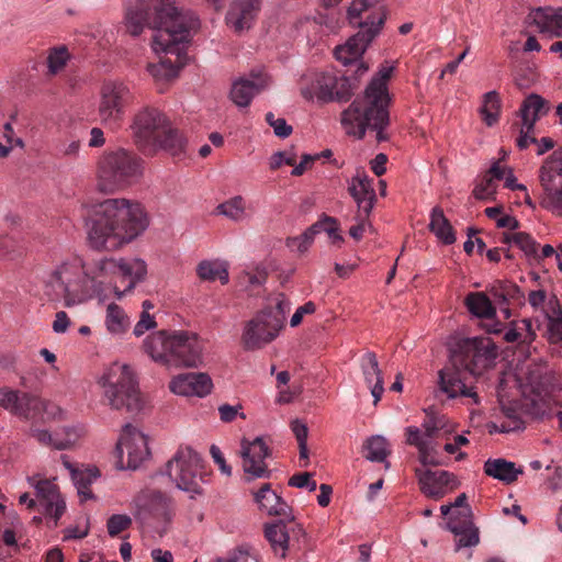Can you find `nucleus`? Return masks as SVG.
I'll return each mask as SVG.
<instances>
[{
    "label": "nucleus",
    "mask_w": 562,
    "mask_h": 562,
    "mask_svg": "<svg viewBox=\"0 0 562 562\" xmlns=\"http://www.w3.org/2000/svg\"><path fill=\"white\" fill-rule=\"evenodd\" d=\"M148 224L139 202L106 199L94 205L86 220L87 239L92 249L119 250L143 234Z\"/></svg>",
    "instance_id": "obj_1"
},
{
    "label": "nucleus",
    "mask_w": 562,
    "mask_h": 562,
    "mask_svg": "<svg viewBox=\"0 0 562 562\" xmlns=\"http://www.w3.org/2000/svg\"><path fill=\"white\" fill-rule=\"evenodd\" d=\"M496 359V348L490 338L471 337L460 339L450 350L449 363L439 371L438 384L448 398L464 397L469 404L479 405L475 387L468 382V373L480 375L491 368Z\"/></svg>",
    "instance_id": "obj_2"
},
{
    "label": "nucleus",
    "mask_w": 562,
    "mask_h": 562,
    "mask_svg": "<svg viewBox=\"0 0 562 562\" xmlns=\"http://www.w3.org/2000/svg\"><path fill=\"white\" fill-rule=\"evenodd\" d=\"M158 16L151 49L156 55H175L176 60L164 58L156 64H148L146 69L155 81L166 82L178 77L184 66L186 44L190 41L191 32L199 26V20L195 14H177L172 8L160 9Z\"/></svg>",
    "instance_id": "obj_3"
},
{
    "label": "nucleus",
    "mask_w": 562,
    "mask_h": 562,
    "mask_svg": "<svg viewBox=\"0 0 562 562\" xmlns=\"http://www.w3.org/2000/svg\"><path fill=\"white\" fill-rule=\"evenodd\" d=\"M393 66H383L367 86L363 97L357 98L341 114V124L348 135L362 138L367 128L376 132V139H387L384 130L390 123L389 105L391 97L387 80Z\"/></svg>",
    "instance_id": "obj_4"
},
{
    "label": "nucleus",
    "mask_w": 562,
    "mask_h": 562,
    "mask_svg": "<svg viewBox=\"0 0 562 562\" xmlns=\"http://www.w3.org/2000/svg\"><path fill=\"white\" fill-rule=\"evenodd\" d=\"M204 341L189 330H158L143 342L146 355L167 367L198 368L203 363Z\"/></svg>",
    "instance_id": "obj_5"
},
{
    "label": "nucleus",
    "mask_w": 562,
    "mask_h": 562,
    "mask_svg": "<svg viewBox=\"0 0 562 562\" xmlns=\"http://www.w3.org/2000/svg\"><path fill=\"white\" fill-rule=\"evenodd\" d=\"M45 294L66 307L76 306L90 299L83 260L68 256L57 260L43 274Z\"/></svg>",
    "instance_id": "obj_6"
},
{
    "label": "nucleus",
    "mask_w": 562,
    "mask_h": 562,
    "mask_svg": "<svg viewBox=\"0 0 562 562\" xmlns=\"http://www.w3.org/2000/svg\"><path fill=\"white\" fill-rule=\"evenodd\" d=\"M372 5L371 0H352L347 10V19L350 24L360 27V31L351 36L345 44L335 48L334 54L342 65L357 66L356 74L361 76L368 70L362 60V55L380 33L384 23V14L369 16L364 22L360 21L361 14Z\"/></svg>",
    "instance_id": "obj_7"
},
{
    "label": "nucleus",
    "mask_w": 562,
    "mask_h": 562,
    "mask_svg": "<svg viewBox=\"0 0 562 562\" xmlns=\"http://www.w3.org/2000/svg\"><path fill=\"white\" fill-rule=\"evenodd\" d=\"M143 175V160L132 150L116 147L104 150L97 162V187L114 193L137 181Z\"/></svg>",
    "instance_id": "obj_8"
},
{
    "label": "nucleus",
    "mask_w": 562,
    "mask_h": 562,
    "mask_svg": "<svg viewBox=\"0 0 562 562\" xmlns=\"http://www.w3.org/2000/svg\"><path fill=\"white\" fill-rule=\"evenodd\" d=\"M357 88L356 76L341 75L334 69L307 71L300 81L302 97L318 103L346 102Z\"/></svg>",
    "instance_id": "obj_9"
},
{
    "label": "nucleus",
    "mask_w": 562,
    "mask_h": 562,
    "mask_svg": "<svg viewBox=\"0 0 562 562\" xmlns=\"http://www.w3.org/2000/svg\"><path fill=\"white\" fill-rule=\"evenodd\" d=\"M98 383L103 390V397L112 408L140 411L143 402L137 379L128 364L112 363L99 378Z\"/></svg>",
    "instance_id": "obj_10"
},
{
    "label": "nucleus",
    "mask_w": 562,
    "mask_h": 562,
    "mask_svg": "<svg viewBox=\"0 0 562 562\" xmlns=\"http://www.w3.org/2000/svg\"><path fill=\"white\" fill-rule=\"evenodd\" d=\"M166 473L175 485L191 497L203 493L206 472L201 456L191 447H179L166 464Z\"/></svg>",
    "instance_id": "obj_11"
},
{
    "label": "nucleus",
    "mask_w": 562,
    "mask_h": 562,
    "mask_svg": "<svg viewBox=\"0 0 562 562\" xmlns=\"http://www.w3.org/2000/svg\"><path fill=\"white\" fill-rule=\"evenodd\" d=\"M522 407L536 418L542 417L550 401L562 391L558 376L549 370L536 367L528 371L520 383Z\"/></svg>",
    "instance_id": "obj_12"
},
{
    "label": "nucleus",
    "mask_w": 562,
    "mask_h": 562,
    "mask_svg": "<svg viewBox=\"0 0 562 562\" xmlns=\"http://www.w3.org/2000/svg\"><path fill=\"white\" fill-rule=\"evenodd\" d=\"M538 179L542 190L540 206L554 216H562V149L543 159Z\"/></svg>",
    "instance_id": "obj_13"
},
{
    "label": "nucleus",
    "mask_w": 562,
    "mask_h": 562,
    "mask_svg": "<svg viewBox=\"0 0 562 562\" xmlns=\"http://www.w3.org/2000/svg\"><path fill=\"white\" fill-rule=\"evenodd\" d=\"M172 8L177 14H194L189 10L178 8L171 0H134L125 8L123 24L126 32L136 37L139 36L145 27H150L156 32L155 24L158 22L160 9Z\"/></svg>",
    "instance_id": "obj_14"
},
{
    "label": "nucleus",
    "mask_w": 562,
    "mask_h": 562,
    "mask_svg": "<svg viewBox=\"0 0 562 562\" xmlns=\"http://www.w3.org/2000/svg\"><path fill=\"white\" fill-rule=\"evenodd\" d=\"M116 468L136 470L149 456L148 438L132 424H125L115 447Z\"/></svg>",
    "instance_id": "obj_15"
},
{
    "label": "nucleus",
    "mask_w": 562,
    "mask_h": 562,
    "mask_svg": "<svg viewBox=\"0 0 562 562\" xmlns=\"http://www.w3.org/2000/svg\"><path fill=\"white\" fill-rule=\"evenodd\" d=\"M131 98L128 87L122 81H108L100 91L98 116L100 122L110 128H116L125 115V105Z\"/></svg>",
    "instance_id": "obj_16"
},
{
    "label": "nucleus",
    "mask_w": 562,
    "mask_h": 562,
    "mask_svg": "<svg viewBox=\"0 0 562 562\" xmlns=\"http://www.w3.org/2000/svg\"><path fill=\"white\" fill-rule=\"evenodd\" d=\"M26 482L35 491L38 509L46 517L53 519V526L56 527L66 510V502L55 479L50 480L41 474H34L27 476Z\"/></svg>",
    "instance_id": "obj_17"
},
{
    "label": "nucleus",
    "mask_w": 562,
    "mask_h": 562,
    "mask_svg": "<svg viewBox=\"0 0 562 562\" xmlns=\"http://www.w3.org/2000/svg\"><path fill=\"white\" fill-rule=\"evenodd\" d=\"M280 321L269 317V311L258 312L244 327L241 342L246 350H257L273 341L280 333Z\"/></svg>",
    "instance_id": "obj_18"
},
{
    "label": "nucleus",
    "mask_w": 562,
    "mask_h": 562,
    "mask_svg": "<svg viewBox=\"0 0 562 562\" xmlns=\"http://www.w3.org/2000/svg\"><path fill=\"white\" fill-rule=\"evenodd\" d=\"M467 495L460 494L452 504L453 508H461L453 514L447 522V529L459 539L456 549L475 547L480 542L479 528L475 527L472 519V510L467 504Z\"/></svg>",
    "instance_id": "obj_19"
},
{
    "label": "nucleus",
    "mask_w": 562,
    "mask_h": 562,
    "mask_svg": "<svg viewBox=\"0 0 562 562\" xmlns=\"http://www.w3.org/2000/svg\"><path fill=\"white\" fill-rule=\"evenodd\" d=\"M239 454L243 471L248 481L270 477L271 471L266 463L270 449L262 437H256L252 440L243 439Z\"/></svg>",
    "instance_id": "obj_20"
},
{
    "label": "nucleus",
    "mask_w": 562,
    "mask_h": 562,
    "mask_svg": "<svg viewBox=\"0 0 562 562\" xmlns=\"http://www.w3.org/2000/svg\"><path fill=\"white\" fill-rule=\"evenodd\" d=\"M420 491L424 495L435 501L442 498L459 486L457 476L449 471H431L429 469H416Z\"/></svg>",
    "instance_id": "obj_21"
},
{
    "label": "nucleus",
    "mask_w": 562,
    "mask_h": 562,
    "mask_svg": "<svg viewBox=\"0 0 562 562\" xmlns=\"http://www.w3.org/2000/svg\"><path fill=\"white\" fill-rule=\"evenodd\" d=\"M0 407L23 419H35L41 412V398L36 395L0 387Z\"/></svg>",
    "instance_id": "obj_22"
},
{
    "label": "nucleus",
    "mask_w": 562,
    "mask_h": 562,
    "mask_svg": "<svg viewBox=\"0 0 562 562\" xmlns=\"http://www.w3.org/2000/svg\"><path fill=\"white\" fill-rule=\"evenodd\" d=\"M172 516L173 505L171 498L161 492L155 491L139 506L136 517L144 524L158 527L168 524Z\"/></svg>",
    "instance_id": "obj_23"
},
{
    "label": "nucleus",
    "mask_w": 562,
    "mask_h": 562,
    "mask_svg": "<svg viewBox=\"0 0 562 562\" xmlns=\"http://www.w3.org/2000/svg\"><path fill=\"white\" fill-rule=\"evenodd\" d=\"M166 116L157 110H144L139 112L133 122V132L137 142L142 145L153 144L161 136L168 125Z\"/></svg>",
    "instance_id": "obj_24"
},
{
    "label": "nucleus",
    "mask_w": 562,
    "mask_h": 562,
    "mask_svg": "<svg viewBox=\"0 0 562 562\" xmlns=\"http://www.w3.org/2000/svg\"><path fill=\"white\" fill-rule=\"evenodd\" d=\"M261 0H234L226 13V24L235 33L248 31L260 11Z\"/></svg>",
    "instance_id": "obj_25"
},
{
    "label": "nucleus",
    "mask_w": 562,
    "mask_h": 562,
    "mask_svg": "<svg viewBox=\"0 0 562 562\" xmlns=\"http://www.w3.org/2000/svg\"><path fill=\"white\" fill-rule=\"evenodd\" d=\"M116 270V278H122L128 281L124 290H120L114 285L113 292L117 300H122L126 294L132 293L135 286L143 282L147 276V265L145 260L137 257H117Z\"/></svg>",
    "instance_id": "obj_26"
},
{
    "label": "nucleus",
    "mask_w": 562,
    "mask_h": 562,
    "mask_svg": "<svg viewBox=\"0 0 562 562\" xmlns=\"http://www.w3.org/2000/svg\"><path fill=\"white\" fill-rule=\"evenodd\" d=\"M212 380L206 373H183L175 376L169 384L172 393L180 396L203 397L211 393Z\"/></svg>",
    "instance_id": "obj_27"
},
{
    "label": "nucleus",
    "mask_w": 562,
    "mask_h": 562,
    "mask_svg": "<svg viewBox=\"0 0 562 562\" xmlns=\"http://www.w3.org/2000/svg\"><path fill=\"white\" fill-rule=\"evenodd\" d=\"M348 191L357 204L358 212L370 215L376 201L372 179L364 171H357L348 182Z\"/></svg>",
    "instance_id": "obj_28"
},
{
    "label": "nucleus",
    "mask_w": 562,
    "mask_h": 562,
    "mask_svg": "<svg viewBox=\"0 0 562 562\" xmlns=\"http://www.w3.org/2000/svg\"><path fill=\"white\" fill-rule=\"evenodd\" d=\"M255 501L259 508L269 516H279L288 520H293L292 509L288 503L271 490V485L263 484L258 492L255 493Z\"/></svg>",
    "instance_id": "obj_29"
},
{
    "label": "nucleus",
    "mask_w": 562,
    "mask_h": 562,
    "mask_svg": "<svg viewBox=\"0 0 562 562\" xmlns=\"http://www.w3.org/2000/svg\"><path fill=\"white\" fill-rule=\"evenodd\" d=\"M360 367L376 405L384 393V382L375 353L367 351L361 358Z\"/></svg>",
    "instance_id": "obj_30"
},
{
    "label": "nucleus",
    "mask_w": 562,
    "mask_h": 562,
    "mask_svg": "<svg viewBox=\"0 0 562 562\" xmlns=\"http://www.w3.org/2000/svg\"><path fill=\"white\" fill-rule=\"evenodd\" d=\"M266 86V80L259 76L236 79L232 85L229 93L231 100L238 108H247L252 98Z\"/></svg>",
    "instance_id": "obj_31"
},
{
    "label": "nucleus",
    "mask_w": 562,
    "mask_h": 562,
    "mask_svg": "<svg viewBox=\"0 0 562 562\" xmlns=\"http://www.w3.org/2000/svg\"><path fill=\"white\" fill-rule=\"evenodd\" d=\"M530 16L540 33L562 36V7L537 8Z\"/></svg>",
    "instance_id": "obj_32"
},
{
    "label": "nucleus",
    "mask_w": 562,
    "mask_h": 562,
    "mask_svg": "<svg viewBox=\"0 0 562 562\" xmlns=\"http://www.w3.org/2000/svg\"><path fill=\"white\" fill-rule=\"evenodd\" d=\"M549 110L550 103L544 98L537 93H530L519 108L520 123L536 127V123L547 115Z\"/></svg>",
    "instance_id": "obj_33"
},
{
    "label": "nucleus",
    "mask_w": 562,
    "mask_h": 562,
    "mask_svg": "<svg viewBox=\"0 0 562 562\" xmlns=\"http://www.w3.org/2000/svg\"><path fill=\"white\" fill-rule=\"evenodd\" d=\"M484 472L493 479L509 484L517 480L518 475L522 473V470L516 468L514 462L499 458L486 460L484 463Z\"/></svg>",
    "instance_id": "obj_34"
},
{
    "label": "nucleus",
    "mask_w": 562,
    "mask_h": 562,
    "mask_svg": "<svg viewBox=\"0 0 562 562\" xmlns=\"http://www.w3.org/2000/svg\"><path fill=\"white\" fill-rule=\"evenodd\" d=\"M104 325L109 334L122 337L130 328L131 321L123 307L110 303L105 310Z\"/></svg>",
    "instance_id": "obj_35"
},
{
    "label": "nucleus",
    "mask_w": 562,
    "mask_h": 562,
    "mask_svg": "<svg viewBox=\"0 0 562 562\" xmlns=\"http://www.w3.org/2000/svg\"><path fill=\"white\" fill-rule=\"evenodd\" d=\"M429 231L445 245L456 241L453 228L440 206H435L430 212Z\"/></svg>",
    "instance_id": "obj_36"
},
{
    "label": "nucleus",
    "mask_w": 562,
    "mask_h": 562,
    "mask_svg": "<svg viewBox=\"0 0 562 562\" xmlns=\"http://www.w3.org/2000/svg\"><path fill=\"white\" fill-rule=\"evenodd\" d=\"M468 311L477 318L492 319L496 308L484 292H471L464 299Z\"/></svg>",
    "instance_id": "obj_37"
},
{
    "label": "nucleus",
    "mask_w": 562,
    "mask_h": 562,
    "mask_svg": "<svg viewBox=\"0 0 562 562\" xmlns=\"http://www.w3.org/2000/svg\"><path fill=\"white\" fill-rule=\"evenodd\" d=\"M503 419L499 424H493L490 432H510L522 430L525 428V422L521 418L520 409L516 404L509 403L502 407Z\"/></svg>",
    "instance_id": "obj_38"
},
{
    "label": "nucleus",
    "mask_w": 562,
    "mask_h": 562,
    "mask_svg": "<svg viewBox=\"0 0 562 562\" xmlns=\"http://www.w3.org/2000/svg\"><path fill=\"white\" fill-rule=\"evenodd\" d=\"M196 274L203 281L220 280L222 284L229 281L228 265L221 260H203L196 267Z\"/></svg>",
    "instance_id": "obj_39"
},
{
    "label": "nucleus",
    "mask_w": 562,
    "mask_h": 562,
    "mask_svg": "<svg viewBox=\"0 0 562 562\" xmlns=\"http://www.w3.org/2000/svg\"><path fill=\"white\" fill-rule=\"evenodd\" d=\"M117 257H102L91 262L86 270L87 279L113 280L117 273Z\"/></svg>",
    "instance_id": "obj_40"
},
{
    "label": "nucleus",
    "mask_w": 562,
    "mask_h": 562,
    "mask_svg": "<svg viewBox=\"0 0 562 562\" xmlns=\"http://www.w3.org/2000/svg\"><path fill=\"white\" fill-rule=\"evenodd\" d=\"M265 535L270 542L276 554L281 558L285 557L289 548V532L284 522L279 521L266 526Z\"/></svg>",
    "instance_id": "obj_41"
},
{
    "label": "nucleus",
    "mask_w": 562,
    "mask_h": 562,
    "mask_svg": "<svg viewBox=\"0 0 562 562\" xmlns=\"http://www.w3.org/2000/svg\"><path fill=\"white\" fill-rule=\"evenodd\" d=\"M153 144L165 149L172 156H178L184 151L187 140L178 130L172 128L168 124L164 132H161V136L156 138Z\"/></svg>",
    "instance_id": "obj_42"
},
{
    "label": "nucleus",
    "mask_w": 562,
    "mask_h": 562,
    "mask_svg": "<svg viewBox=\"0 0 562 562\" xmlns=\"http://www.w3.org/2000/svg\"><path fill=\"white\" fill-rule=\"evenodd\" d=\"M31 436L40 443L57 450H65L76 441L77 434L74 429H67V438H59L58 434L52 435L45 429H32Z\"/></svg>",
    "instance_id": "obj_43"
},
{
    "label": "nucleus",
    "mask_w": 562,
    "mask_h": 562,
    "mask_svg": "<svg viewBox=\"0 0 562 562\" xmlns=\"http://www.w3.org/2000/svg\"><path fill=\"white\" fill-rule=\"evenodd\" d=\"M216 211L218 214L237 223L249 218V214L247 213V203L241 195H235L218 204Z\"/></svg>",
    "instance_id": "obj_44"
},
{
    "label": "nucleus",
    "mask_w": 562,
    "mask_h": 562,
    "mask_svg": "<svg viewBox=\"0 0 562 562\" xmlns=\"http://www.w3.org/2000/svg\"><path fill=\"white\" fill-rule=\"evenodd\" d=\"M364 449L367 450L366 458L371 462L385 463V468L390 467L386 461L391 450L389 441L381 435H374L366 440Z\"/></svg>",
    "instance_id": "obj_45"
},
{
    "label": "nucleus",
    "mask_w": 562,
    "mask_h": 562,
    "mask_svg": "<svg viewBox=\"0 0 562 562\" xmlns=\"http://www.w3.org/2000/svg\"><path fill=\"white\" fill-rule=\"evenodd\" d=\"M502 102L496 91H488L483 95L480 113L487 126H493L499 119Z\"/></svg>",
    "instance_id": "obj_46"
},
{
    "label": "nucleus",
    "mask_w": 562,
    "mask_h": 562,
    "mask_svg": "<svg viewBox=\"0 0 562 562\" xmlns=\"http://www.w3.org/2000/svg\"><path fill=\"white\" fill-rule=\"evenodd\" d=\"M503 240L506 244L514 245V246L518 247L530 259L537 257L538 244L527 233H524V232L507 233V234H504Z\"/></svg>",
    "instance_id": "obj_47"
},
{
    "label": "nucleus",
    "mask_w": 562,
    "mask_h": 562,
    "mask_svg": "<svg viewBox=\"0 0 562 562\" xmlns=\"http://www.w3.org/2000/svg\"><path fill=\"white\" fill-rule=\"evenodd\" d=\"M321 232L322 223H314L300 236L288 239V247L296 250L300 254H304L308 250L311 245L314 243L316 235H318Z\"/></svg>",
    "instance_id": "obj_48"
},
{
    "label": "nucleus",
    "mask_w": 562,
    "mask_h": 562,
    "mask_svg": "<svg viewBox=\"0 0 562 562\" xmlns=\"http://www.w3.org/2000/svg\"><path fill=\"white\" fill-rule=\"evenodd\" d=\"M70 59V54L66 46L52 47L46 57L47 72L50 76L59 74Z\"/></svg>",
    "instance_id": "obj_49"
},
{
    "label": "nucleus",
    "mask_w": 562,
    "mask_h": 562,
    "mask_svg": "<svg viewBox=\"0 0 562 562\" xmlns=\"http://www.w3.org/2000/svg\"><path fill=\"white\" fill-rule=\"evenodd\" d=\"M60 459L64 467L69 470L76 490H80L81 486H90L99 475L97 470H77L66 456H61Z\"/></svg>",
    "instance_id": "obj_50"
},
{
    "label": "nucleus",
    "mask_w": 562,
    "mask_h": 562,
    "mask_svg": "<svg viewBox=\"0 0 562 562\" xmlns=\"http://www.w3.org/2000/svg\"><path fill=\"white\" fill-rule=\"evenodd\" d=\"M291 310V302L283 294L279 293L271 300V305L262 308V311H269V317L272 319L280 321V328L282 329L286 314Z\"/></svg>",
    "instance_id": "obj_51"
},
{
    "label": "nucleus",
    "mask_w": 562,
    "mask_h": 562,
    "mask_svg": "<svg viewBox=\"0 0 562 562\" xmlns=\"http://www.w3.org/2000/svg\"><path fill=\"white\" fill-rule=\"evenodd\" d=\"M552 314H548V338L552 344L562 342V311L550 302Z\"/></svg>",
    "instance_id": "obj_52"
},
{
    "label": "nucleus",
    "mask_w": 562,
    "mask_h": 562,
    "mask_svg": "<svg viewBox=\"0 0 562 562\" xmlns=\"http://www.w3.org/2000/svg\"><path fill=\"white\" fill-rule=\"evenodd\" d=\"M14 147H23V140L16 137L11 123H5L0 136V157H7Z\"/></svg>",
    "instance_id": "obj_53"
},
{
    "label": "nucleus",
    "mask_w": 562,
    "mask_h": 562,
    "mask_svg": "<svg viewBox=\"0 0 562 562\" xmlns=\"http://www.w3.org/2000/svg\"><path fill=\"white\" fill-rule=\"evenodd\" d=\"M497 193V184L493 178L484 176L474 187L473 195L477 200L491 201L495 199Z\"/></svg>",
    "instance_id": "obj_54"
},
{
    "label": "nucleus",
    "mask_w": 562,
    "mask_h": 562,
    "mask_svg": "<svg viewBox=\"0 0 562 562\" xmlns=\"http://www.w3.org/2000/svg\"><path fill=\"white\" fill-rule=\"evenodd\" d=\"M132 525V518L125 514L112 515L106 522L108 532L115 537Z\"/></svg>",
    "instance_id": "obj_55"
},
{
    "label": "nucleus",
    "mask_w": 562,
    "mask_h": 562,
    "mask_svg": "<svg viewBox=\"0 0 562 562\" xmlns=\"http://www.w3.org/2000/svg\"><path fill=\"white\" fill-rule=\"evenodd\" d=\"M406 443L414 446L417 450L428 447L431 442L426 438L423 430L416 426H408L405 428Z\"/></svg>",
    "instance_id": "obj_56"
},
{
    "label": "nucleus",
    "mask_w": 562,
    "mask_h": 562,
    "mask_svg": "<svg viewBox=\"0 0 562 562\" xmlns=\"http://www.w3.org/2000/svg\"><path fill=\"white\" fill-rule=\"evenodd\" d=\"M218 414H220V419L223 423H232L237 417H239L241 419L247 418L246 414L243 412L241 404H236V405L222 404L218 406Z\"/></svg>",
    "instance_id": "obj_57"
},
{
    "label": "nucleus",
    "mask_w": 562,
    "mask_h": 562,
    "mask_svg": "<svg viewBox=\"0 0 562 562\" xmlns=\"http://www.w3.org/2000/svg\"><path fill=\"white\" fill-rule=\"evenodd\" d=\"M267 123L273 128L276 136L286 138L292 133V126L282 117H276L272 112L266 114Z\"/></svg>",
    "instance_id": "obj_58"
},
{
    "label": "nucleus",
    "mask_w": 562,
    "mask_h": 562,
    "mask_svg": "<svg viewBox=\"0 0 562 562\" xmlns=\"http://www.w3.org/2000/svg\"><path fill=\"white\" fill-rule=\"evenodd\" d=\"M289 485L296 488H307L310 492H314L317 488V483L313 480V474L310 472L292 475L289 480Z\"/></svg>",
    "instance_id": "obj_59"
},
{
    "label": "nucleus",
    "mask_w": 562,
    "mask_h": 562,
    "mask_svg": "<svg viewBox=\"0 0 562 562\" xmlns=\"http://www.w3.org/2000/svg\"><path fill=\"white\" fill-rule=\"evenodd\" d=\"M316 223H322V231L328 234L333 244H341L344 241L342 236L339 234L336 218L324 215Z\"/></svg>",
    "instance_id": "obj_60"
},
{
    "label": "nucleus",
    "mask_w": 562,
    "mask_h": 562,
    "mask_svg": "<svg viewBox=\"0 0 562 562\" xmlns=\"http://www.w3.org/2000/svg\"><path fill=\"white\" fill-rule=\"evenodd\" d=\"M536 127L520 123L519 136L516 139V145L520 150L528 148L530 144H536L537 138L535 137Z\"/></svg>",
    "instance_id": "obj_61"
},
{
    "label": "nucleus",
    "mask_w": 562,
    "mask_h": 562,
    "mask_svg": "<svg viewBox=\"0 0 562 562\" xmlns=\"http://www.w3.org/2000/svg\"><path fill=\"white\" fill-rule=\"evenodd\" d=\"M157 323L155 317L148 312H142L138 322L135 324L133 328V334L136 337L143 336L146 331L155 329Z\"/></svg>",
    "instance_id": "obj_62"
},
{
    "label": "nucleus",
    "mask_w": 562,
    "mask_h": 562,
    "mask_svg": "<svg viewBox=\"0 0 562 562\" xmlns=\"http://www.w3.org/2000/svg\"><path fill=\"white\" fill-rule=\"evenodd\" d=\"M369 216L370 215L360 214V212L357 213V215L355 217L357 223L349 228V235L355 240H360L362 238L364 232L368 228H371V223L369 221Z\"/></svg>",
    "instance_id": "obj_63"
},
{
    "label": "nucleus",
    "mask_w": 562,
    "mask_h": 562,
    "mask_svg": "<svg viewBox=\"0 0 562 562\" xmlns=\"http://www.w3.org/2000/svg\"><path fill=\"white\" fill-rule=\"evenodd\" d=\"M64 415L60 406L53 402H45L41 400V412L35 418L42 419H59Z\"/></svg>",
    "instance_id": "obj_64"
}]
</instances>
